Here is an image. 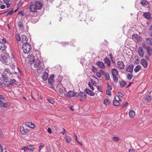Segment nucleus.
Masks as SVG:
<instances>
[{
	"label": "nucleus",
	"mask_w": 152,
	"mask_h": 152,
	"mask_svg": "<svg viewBox=\"0 0 152 152\" xmlns=\"http://www.w3.org/2000/svg\"><path fill=\"white\" fill-rule=\"evenodd\" d=\"M42 7V3L39 1H36L35 4H31L30 7L29 9L31 12H35L37 10H40Z\"/></svg>",
	"instance_id": "nucleus-1"
},
{
	"label": "nucleus",
	"mask_w": 152,
	"mask_h": 152,
	"mask_svg": "<svg viewBox=\"0 0 152 152\" xmlns=\"http://www.w3.org/2000/svg\"><path fill=\"white\" fill-rule=\"evenodd\" d=\"M30 45L27 43H24L22 46V49L25 53H28L30 50Z\"/></svg>",
	"instance_id": "nucleus-2"
},
{
	"label": "nucleus",
	"mask_w": 152,
	"mask_h": 152,
	"mask_svg": "<svg viewBox=\"0 0 152 152\" xmlns=\"http://www.w3.org/2000/svg\"><path fill=\"white\" fill-rule=\"evenodd\" d=\"M1 79L4 82L7 83L8 82V77L5 72H3L1 74Z\"/></svg>",
	"instance_id": "nucleus-3"
},
{
	"label": "nucleus",
	"mask_w": 152,
	"mask_h": 152,
	"mask_svg": "<svg viewBox=\"0 0 152 152\" xmlns=\"http://www.w3.org/2000/svg\"><path fill=\"white\" fill-rule=\"evenodd\" d=\"M21 149L23 150L24 151L27 150H29L32 151L34 149V147L31 145H28L26 146H24Z\"/></svg>",
	"instance_id": "nucleus-4"
},
{
	"label": "nucleus",
	"mask_w": 152,
	"mask_h": 152,
	"mask_svg": "<svg viewBox=\"0 0 152 152\" xmlns=\"http://www.w3.org/2000/svg\"><path fill=\"white\" fill-rule=\"evenodd\" d=\"M66 96L68 97H77V93H76L72 91H70L68 92V94H66Z\"/></svg>",
	"instance_id": "nucleus-5"
},
{
	"label": "nucleus",
	"mask_w": 152,
	"mask_h": 152,
	"mask_svg": "<svg viewBox=\"0 0 152 152\" xmlns=\"http://www.w3.org/2000/svg\"><path fill=\"white\" fill-rule=\"evenodd\" d=\"M27 59L29 61V63L31 64L33 63V61H34L35 60L34 57V55L32 54L29 55Z\"/></svg>",
	"instance_id": "nucleus-6"
},
{
	"label": "nucleus",
	"mask_w": 152,
	"mask_h": 152,
	"mask_svg": "<svg viewBox=\"0 0 152 152\" xmlns=\"http://www.w3.org/2000/svg\"><path fill=\"white\" fill-rule=\"evenodd\" d=\"M28 40L27 37L25 35H22L20 37V40L22 43H26Z\"/></svg>",
	"instance_id": "nucleus-7"
},
{
	"label": "nucleus",
	"mask_w": 152,
	"mask_h": 152,
	"mask_svg": "<svg viewBox=\"0 0 152 152\" xmlns=\"http://www.w3.org/2000/svg\"><path fill=\"white\" fill-rule=\"evenodd\" d=\"M7 48V45L2 42H0V50L2 51L5 50Z\"/></svg>",
	"instance_id": "nucleus-8"
},
{
	"label": "nucleus",
	"mask_w": 152,
	"mask_h": 152,
	"mask_svg": "<svg viewBox=\"0 0 152 152\" xmlns=\"http://www.w3.org/2000/svg\"><path fill=\"white\" fill-rule=\"evenodd\" d=\"M85 92L88 94L90 96H94V93L90 89L86 88L84 90Z\"/></svg>",
	"instance_id": "nucleus-9"
},
{
	"label": "nucleus",
	"mask_w": 152,
	"mask_h": 152,
	"mask_svg": "<svg viewBox=\"0 0 152 152\" xmlns=\"http://www.w3.org/2000/svg\"><path fill=\"white\" fill-rule=\"evenodd\" d=\"M0 60L4 64H6L7 62V59L6 56H1Z\"/></svg>",
	"instance_id": "nucleus-10"
},
{
	"label": "nucleus",
	"mask_w": 152,
	"mask_h": 152,
	"mask_svg": "<svg viewBox=\"0 0 152 152\" xmlns=\"http://www.w3.org/2000/svg\"><path fill=\"white\" fill-rule=\"evenodd\" d=\"M77 97L79 96L84 99H86V95L82 91L80 92L78 94H77Z\"/></svg>",
	"instance_id": "nucleus-11"
},
{
	"label": "nucleus",
	"mask_w": 152,
	"mask_h": 152,
	"mask_svg": "<svg viewBox=\"0 0 152 152\" xmlns=\"http://www.w3.org/2000/svg\"><path fill=\"white\" fill-rule=\"evenodd\" d=\"M117 65L118 68L122 69L124 68V65L122 61H119L117 63Z\"/></svg>",
	"instance_id": "nucleus-12"
},
{
	"label": "nucleus",
	"mask_w": 152,
	"mask_h": 152,
	"mask_svg": "<svg viewBox=\"0 0 152 152\" xmlns=\"http://www.w3.org/2000/svg\"><path fill=\"white\" fill-rule=\"evenodd\" d=\"M132 39L135 42L139 41L140 39V37L137 34H134L132 36Z\"/></svg>",
	"instance_id": "nucleus-13"
},
{
	"label": "nucleus",
	"mask_w": 152,
	"mask_h": 152,
	"mask_svg": "<svg viewBox=\"0 0 152 152\" xmlns=\"http://www.w3.org/2000/svg\"><path fill=\"white\" fill-rule=\"evenodd\" d=\"M138 53L139 55L141 57H143L144 52L142 47H139L138 50Z\"/></svg>",
	"instance_id": "nucleus-14"
},
{
	"label": "nucleus",
	"mask_w": 152,
	"mask_h": 152,
	"mask_svg": "<svg viewBox=\"0 0 152 152\" xmlns=\"http://www.w3.org/2000/svg\"><path fill=\"white\" fill-rule=\"evenodd\" d=\"M141 62L142 66L145 68H147L148 66V62L145 59L141 60Z\"/></svg>",
	"instance_id": "nucleus-15"
},
{
	"label": "nucleus",
	"mask_w": 152,
	"mask_h": 152,
	"mask_svg": "<svg viewBox=\"0 0 152 152\" xmlns=\"http://www.w3.org/2000/svg\"><path fill=\"white\" fill-rule=\"evenodd\" d=\"M143 15L145 18L148 20H149L151 18V15L148 12H144Z\"/></svg>",
	"instance_id": "nucleus-16"
},
{
	"label": "nucleus",
	"mask_w": 152,
	"mask_h": 152,
	"mask_svg": "<svg viewBox=\"0 0 152 152\" xmlns=\"http://www.w3.org/2000/svg\"><path fill=\"white\" fill-rule=\"evenodd\" d=\"M48 77V74L46 72H44L42 75V78L44 81L46 80Z\"/></svg>",
	"instance_id": "nucleus-17"
},
{
	"label": "nucleus",
	"mask_w": 152,
	"mask_h": 152,
	"mask_svg": "<svg viewBox=\"0 0 152 152\" xmlns=\"http://www.w3.org/2000/svg\"><path fill=\"white\" fill-rule=\"evenodd\" d=\"M33 62L34 63V66L35 67H38L39 66L40 63V61L38 59H37V60L35 61L34 60V61H33Z\"/></svg>",
	"instance_id": "nucleus-18"
},
{
	"label": "nucleus",
	"mask_w": 152,
	"mask_h": 152,
	"mask_svg": "<svg viewBox=\"0 0 152 152\" xmlns=\"http://www.w3.org/2000/svg\"><path fill=\"white\" fill-rule=\"evenodd\" d=\"M133 65H129L127 68L126 71L128 72H132L133 69Z\"/></svg>",
	"instance_id": "nucleus-19"
},
{
	"label": "nucleus",
	"mask_w": 152,
	"mask_h": 152,
	"mask_svg": "<svg viewBox=\"0 0 152 152\" xmlns=\"http://www.w3.org/2000/svg\"><path fill=\"white\" fill-rule=\"evenodd\" d=\"M112 75L113 76H116L118 75V72L114 68L112 70Z\"/></svg>",
	"instance_id": "nucleus-20"
},
{
	"label": "nucleus",
	"mask_w": 152,
	"mask_h": 152,
	"mask_svg": "<svg viewBox=\"0 0 152 152\" xmlns=\"http://www.w3.org/2000/svg\"><path fill=\"white\" fill-rule=\"evenodd\" d=\"M96 64L98 66L102 68H104L105 67V66L103 62L98 61Z\"/></svg>",
	"instance_id": "nucleus-21"
},
{
	"label": "nucleus",
	"mask_w": 152,
	"mask_h": 152,
	"mask_svg": "<svg viewBox=\"0 0 152 152\" xmlns=\"http://www.w3.org/2000/svg\"><path fill=\"white\" fill-rule=\"evenodd\" d=\"M129 115L130 118H133L135 115V112L133 110H131L129 112Z\"/></svg>",
	"instance_id": "nucleus-22"
},
{
	"label": "nucleus",
	"mask_w": 152,
	"mask_h": 152,
	"mask_svg": "<svg viewBox=\"0 0 152 152\" xmlns=\"http://www.w3.org/2000/svg\"><path fill=\"white\" fill-rule=\"evenodd\" d=\"M26 125L27 126L32 129H34L35 128L34 125L30 122H27L26 124Z\"/></svg>",
	"instance_id": "nucleus-23"
},
{
	"label": "nucleus",
	"mask_w": 152,
	"mask_h": 152,
	"mask_svg": "<svg viewBox=\"0 0 152 152\" xmlns=\"http://www.w3.org/2000/svg\"><path fill=\"white\" fill-rule=\"evenodd\" d=\"M146 51L149 56H151L152 55V48L151 47H148Z\"/></svg>",
	"instance_id": "nucleus-24"
},
{
	"label": "nucleus",
	"mask_w": 152,
	"mask_h": 152,
	"mask_svg": "<svg viewBox=\"0 0 152 152\" xmlns=\"http://www.w3.org/2000/svg\"><path fill=\"white\" fill-rule=\"evenodd\" d=\"M147 42L151 46H152V39L149 37L146 39Z\"/></svg>",
	"instance_id": "nucleus-25"
},
{
	"label": "nucleus",
	"mask_w": 152,
	"mask_h": 152,
	"mask_svg": "<svg viewBox=\"0 0 152 152\" xmlns=\"http://www.w3.org/2000/svg\"><path fill=\"white\" fill-rule=\"evenodd\" d=\"M140 4L142 6H146L148 4V2L145 0H142L140 2Z\"/></svg>",
	"instance_id": "nucleus-26"
},
{
	"label": "nucleus",
	"mask_w": 152,
	"mask_h": 152,
	"mask_svg": "<svg viewBox=\"0 0 152 152\" xmlns=\"http://www.w3.org/2000/svg\"><path fill=\"white\" fill-rule=\"evenodd\" d=\"M104 61L105 63L107 64L108 66H110V61L109 59L106 58H104Z\"/></svg>",
	"instance_id": "nucleus-27"
},
{
	"label": "nucleus",
	"mask_w": 152,
	"mask_h": 152,
	"mask_svg": "<svg viewBox=\"0 0 152 152\" xmlns=\"http://www.w3.org/2000/svg\"><path fill=\"white\" fill-rule=\"evenodd\" d=\"M104 75L106 80H108L110 78L109 74L107 72H105Z\"/></svg>",
	"instance_id": "nucleus-28"
},
{
	"label": "nucleus",
	"mask_w": 152,
	"mask_h": 152,
	"mask_svg": "<svg viewBox=\"0 0 152 152\" xmlns=\"http://www.w3.org/2000/svg\"><path fill=\"white\" fill-rule=\"evenodd\" d=\"M141 66L140 65H137L134 69V71L136 72H137L140 69Z\"/></svg>",
	"instance_id": "nucleus-29"
},
{
	"label": "nucleus",
	"mask_w": 152,
	"mask_h": 152,
	"mask_svg": "<svg viewBox=\"0 0 152 152\" xmlns=\"http://www.w3.org/2000/svg\"><path fill=\"white\" fill-rule=\"evenodd\" d=\"M53 76L51 75L50 77L49 78L48 80V83L51 84L53 81L54 80L53 78Z\"/></svg>",
	"instance_id": "nucleus-30"
},
{
	"label": "nucleus",
	"mask_w": 152,
	"mask_h": 152,
	"mask_svg": "<svg viewBox=\"0 0 152 152\" xmlns=\"http://www.w3.org/2000/svg\"><path fill=\"white\" fill-rule=\"evenodd\" d=\"M4 72H5V73L6 72L9 74V75H10L12 74V72L10 71V69L7 68H6Z\"/></svg>",
	"instance_id": "nucleus-31"
},
{
	"label": "nucleus",
	"mask_w": 152,
	"mask_h": 152,
	"mask_svg": "<svg viewBox=\"0 0 152 152\" xmlns=\"http://www.w3.org/2000/svg\"><path fill=\"white\" fill-rule=\"evenodd\" d=\"M66 141L68 143H69L71 141V139L70 137L66 136L65 137Z\"/></svg>",
	"instance_id": "nucleus-32"
},
{
	"label": "nucleus",
	"mask_w": 152,
	"mask_h": 152,
	"mask_svg": "<svg viewBox=\"0 0 152 152\" xmlns=\"http://www.w3.org/2000/svg\"><path fill=\"white\" fill-rule=\"evenodd\" d=\"M113 104L115 106H117L119 105L120 103L118 101L114 100L113 101Z\"/></svg>",
	"instance_id": "nucleus-33"
},
{
	"label": "nucleus",
	"mask_w": 152,
	"mask_h": 152,
	"mask_svg": "<svg viewBox=\"0 0 152 152\" xmlns=\"http://www.w3.org/2000/svg\"><path fill=\"white\" fill-rule=\"evenodd\" d=\"M127 78L129 80H131L133 77V76L131 74H128L126 75Z\"/></svg>",
	"instance_id": "nucleus-34"
},
{
	"label": "nucleus",
	"mask_w": 152,
	"mask_h": 152,
	"mask_svg": "<svg viewBox=\"0 0 152 152\" xmlns=\"http://www.w3.org/2000/svg\"><path fill=\"white\" fill-rule=\"evenodd\" d=\"M18 26L19 28L21 29H22L23 28V24L22 22H19L18 23Z\"/></svg>",
	"instance_id": "nucleus-35"
},
{
	"label": "nucleus",
	"mask_w": 152,
	"mask_h": 152,
	"mask_svg": "<svg viewBox=\"0 0 152 152\" xmlns=\"http://www.w3.org/2000/svg\"><path fill=\"white\" fill-rule=\"evenodd\" d=\"M114 100H116L118 101H121V100L120 97L117 95H116L114 97Z\"/></svg>",
	"instance_id": "nucleus-36"
},
{
	"label": "nucleus",
	"mask_w": 152,
	"mask_h": 152,
	"mask_svg": "<svg viewBox=\"0 0 152 152\" xmlns=\"http://www.w3.org/2000/svg\"><path fill=\"white\" fill-rule=\"evenodd\" d=\"M20 130L22 134H25L24 129L23 127H20Z\"/></svg>",
	"instance_id": "nucleus-37"
},
{
	"label": "nucleus",
	"mask_w": 152,
	"mask_h": 152,
	"mask_svg": "<svg viewBox=\"0 0 152 152\" xmlns=\"http://www.w3.org/2000/svg\"><path fill=\"white\" fill-rule=\"evenodd\" d=\"M110 102V101L107 99H105L104 101V104L106 105L109 104Z\"/></svg>",
	"instance_id": "nucleus-38"
},
{
	"label": "nucleus",
	"mask_w": 152,
	"mask_h": 152,
	"mask_svg": "<svg viewBox=\"0 0 152 152\" xmlns=\"http://www.w3.org/2000/svg\"><path fill=\"white\" fill-rule=\"evenodd\" d=\"M15 82L16 80H15L14 79H11L9 83L10 85H12Z\"/></svg>",
	"instance_id": "nucleus-39"
},
{
	"label": "nucleus",
	"mask_w": 152,
	"mask_h": 152,
	"mask_svg": "<svg viewBox=\"0 0 152 152\" xmlns=\"http://www.w3.org/2000/svg\"><path fill=\"white\" fill-rule=\"evenodd\" d=\"M113 81L114 83H116L118 82V78L116 76H113Z\"/></svg>",
	"instance_id": "nucleus-40"
},
{
	"label": "nucleus",
	"mask_w": 152,
	"mask_h": 152,
	"mask_svg": "<svg viewBox=\"0 0 152 152\" xmlns=\"http://www.w3.org/2000/svg\"><path fill=\"white\" fill-rule=\"evenodd\" d=\"M126 85V83L124 81H122L120 83V85L121 87H123L124 86Z\"/></svg>",
	"instance_id": "nucleus-41"
},
{
	"label": "nucleus",
	"mask_w": 152,
	"mask_h": 152,
	"mask_svg": "<svg viewBox=\"0 0 152 152\" xmlns=\"http://www.w3.org/2000/svg\"><path fill=\"white\" fill-rule=\"evenodd\" d=\"M15 38L18 41H20V37L18 34H16L15 35Z\"/></svg>",
	"instance_id": "nucleus-42"
},
{
	"label": "nucleus",
	"mask_w": 152,
	"mask_h": 152,
	"mask_svg": "<svg viewBox=\"0 0 152 152\" xmlns=\"http://www.w3.org/2000/svg\"><path fill=\"white\" fill-rule=\"evenodd\" d=\"M113 140L116 142L118 141L119 140V138L118 137H113Z\"/></svg>",
	"instance_id": "nucleus-43"
},
{
	"label": "nucleus",
	"mask_w": 152,
	"mask_h": 152,
	"mask_svg": "<svg viewBox=\"0 0 152 152\" xmlns=\"http://www.w3.org/2000/svg\"><path fill=\"white\" fill-rule=\"evenodd\" d=\"M142 46L143 48L144 49H145L146 50H147V48H148V47L149 46L147 47L146 44L145 43H143L142 44Z\"/></svg>",
	"instance_id": "nucleus-44"
},
{
	"label": "nucleus",
	"mask_w": 152,
	"mask_h": 152,
	"mask_svg": "<svg viewBox=\"0 0 152 152\" xmlns=\"http://www.w3.org/2000/svg\"><path fill=\"white\" fill-rule=\"evenodd\" d=\"M145 99L148 102H150L151 101V98L150 96L148 95L146 96Z\"/></svg>",
	"instance_id": "nucleus-45"
},
{
	"label": "nucleus",
	"mask_w": 152,
	"mask_h": 152,
	"mask_svg": "<svg viewBox=\"0 0 152 152\" xmlns=\"http://www.w3.org/2000/svg\"><path fill=\"white\" fill-rule=\"evenodd\" d=\"M106 94L109 96H110L111 95V91L109 90H107L106 91Z\"/></svg>",
	"instance_id": "nucleus-46"
},
{
	"label": "nucleus",
	"mask_w": 152,
	"mask_h": 152,
	"mask_svg": "<svg viewBox=\"0 0 152 152\" xmlns=\"http://www.w3.org/2000/svg\"><path fill=\"white\" fill-rule=\"evenodd\" d=\"M58 91L60 94H63L64 91L62 88H59Z\"/></svg>",
	"instance_id": "nucleus-47"
},
{
	"label": "nucleus",
	"mask_w": 152,
	"mask_h": 152,
	"mask_svg": "<svg viewBox=\"0 0 152 152\" xmlns=\"http://www.w3.org/2000/svg\"><path fill=\"white\" fill-rule=\"evenodd\" d=\"M8 106V105L7 103H4L2 104V107H4L6 108Z\"/></svg>",
	"instance_id": "nucleus-48"
},
{
	"label": "nucleus",
	"mask_w": 152,
	"mask_h": 152,
	"mask_svg": "<svg viewBox=\"0 0 152 152\" xmlns=\"http://www.w3.org/2000/svg\"><path fill=\"white\" fill-rule=\"evenodd\" d=\"M13 9H12L11 11H10V12H9L7 15H7H11L13 13Z\"/></svg>",
	"instance_id": "nucleus-49"
},
{
	"label": "nucleus",
	"mask_w": 152,
	"mask_h": 152,
	"mask_svg": "<svg viewBox=\"0 0 152 152\" xmlns=\"http://www.w3.org/2000/svg\"><path fill=\"white\" fill-rule=\"evenodd\" d=\"M43 69V68L41 67H39L37 69V70L39 72H40Z\"/></svg>",
	"instance_id": "nucleus-50"
},
{
	"label": "nucleus",
	"mask_w": 152,
	"mask_h": 152,
	"mask_svg": "<svg viewBox=\"0 0 152 152\" xmlns=\"http://www.w3.org/2000/svg\"><path fill=\"white\" fill-rule=\"evenodd\" d=\"M96 75L97 77H100L101 76V73L99 72H97L96 73Z\"/></svg>",
	"instance_id": "nucleus-51"
},
{
	"label": "nucleus",
	"mask_w": 152,
	"mask_h": 152,
	"mask_svg": "<svg viewBox=\"0 0 152 152\" xmlns=\"http://www.w3.org/2000/svg\"><path fill=\"white\" fill-rule=\"evenodd\" d=\"M118 95L121 97H122L124 96V94L120 92H118Z\"/></svg>",
	"instance_id": "nucleus-52"
},
{
	"label": "nucleus",
	"mask_w": 152,
	"mask_h": 152,
	"mask_svg": "<svg viewBox=\"0 0 152 152\" xmlns=\"http://www.w3.org/2000/svg\"><path fill=\"white\" fill-rule=\"evenodd\" d=\"M107 90H110L112 89V87L111 86H110L108 84V86H107Z\"/></svg>",
	"instance_id": "nucleus-53"
},
{
	"label": "nucleus",
	"mask_w": 152,
	"mask_h": 152,
	"mask_svg": "<svg viewBox=\"0 0 152 152\" xmlns=\"http://www.w3.org/2000/svg\"><path fill=\"white\" fill-rule=\"evenodd\" d=\"M47 100L51 104H53V100L52 99H48Z\"/></svg>",
	"instance_id": "nucleus-54"
},
{
	"label": "nucleus",
	"mask_w": 152,
	"mask_h": 152,
	"mask_svg": "<svg viewBox=\"0 0 152 152\" xmlns=\"http://www.w3.org/2000/svg\"><path fill=\"white\" fill-rule=\"evenodd\" d=\"M93 67L92 68V71H93V72H96V71H97V70H96V69L94 68V66H93Z\"/></svg>",
	"instance_id": "nucleus-55"
},
{
	"label": "nucleus",
	"mask_w": 152,
	"mask_h": 152,
	"mask_svg": "<svg viewBox=\"0 0 152 152\" xmlns=\"http://www.w3.org/2000/svg\"><path fill=\"white\" fill-rule=\"evenodd\" d=\"M44 147V145H41V146H39V152H40V151L42 148Z\"/></svg>",
	"instance_id": "nucleus-56"
},
{
	"label": "nucleus",
	"mask_w": 152,
	"mask_h": 152,
	"mask_svg": "<svg viewBox=\"0 0 152 152\" xmlns=\"http://www.w3.org/2000/svg\"><path fill=\"white\" fill-rule=\"evenodd\" d=\"M109 56L110 58L111 59L113 60V59L114 58L112 53H110Z\"/></svg>",
	"instance_id": "nucleus-57"
},
{
	"label": "nucleus",
	"mask_w": 152,
	"mask_h": 152,
	"mask_svg": "<svg viewBox=\"0 0 152 152\" xmlns=\"http://www.w3.org/2000/svg\"><path fill=\"white\" fill-rule=\"evenodd\" d=\"M128 104V103L127 102H125L124 103L122 106L123 107H125Z\"/></svg>",
	"instance_id": "nucleus-58"
},
{
	"label": "nucleus",
	"mask_w": 152,
	"mask_h": 152,
	"mask_svg": "<svg viewBox=\"0 0 152 152\" xmlns=\"http://www.w3.org/2000/svg\"><path fill=\"white\" fill-rule=\"evenodd\" d=\"M5 3H9L10 2V0H3Z\"/></svg>",
	"instance_id": "nucleus-59"
},
{
	"label": "nucleus",
	"mask_w": 152,
	"mask_h": 152,
	"mask_svg": "<svg viewBox=\"0 0 152 152\" xmlns=\"http://www.w3.org/2000/svg\"><path fill=\"white\" fill-rule=\"evenodd\" d=\"M48 131L50 133H51L52 132L51 129L50 128H49L48 129Z\"/></svg>",
	"instance_id": "nucleus-60"
},
{
	"label": "nucleus",
	"mask_w": 152,
	"mask_h": 152,
	"mask_svg": "<svg viewBox=\"0 0 152 152\" xmlns=\"http://www.w3.org/2000/svg\"><path fill=\"white\" fill-rule=\"evenodd\" d=\"M0 8L2 9H4L5 8V5H1V6Z\"/></svg>",
	"instance_id": "nucleus-61"
},
{
	"label": "nucleus",
	"mask_w": 152,
	"mask_h": 152,
	"mask_svg": "<svg viewBox=\"0 0 152 152\" xmlns=\"http://www.w3.org/2000/svg\"><path fill=\"white\" fill-rule=\"evenodd\" d=\"M150 29L151 30V35L152 36V26L150 27Z\"/></svg>",
	"instance_id": "nucleus-62"
},
{
	"label": "nucleus",
	"mask_w": 152,
	"mask_h": 152,
	"mask_svg": "<svg viewBox=\"0 0 152 152\" xmlns=\"http://www.w3.org/2000/svg\"><path fill=\"white\" fill-rule=\"evenodd\" d=\"M63 132H61L63 134H64L65 133H66V131L63 128Z\"/></svg>",
	"instance_id": "nucleus-63"
},
{
	"label": "nucleus",
	"mask_w": 152,
	"mask_h": 152,
	"mask_svg": "<svg viewBox=\"0 0 152 152\" xmlns=\"http://www.w3.org/2000/svg\"><path fill=\"white\" fill-rule=\"evenodd\" d=\"M3 103H3L2 101L1 100H0V107H2V106Z\"/></svg>",
	"instance_id": "nucleus-64"
}]
</instances>
